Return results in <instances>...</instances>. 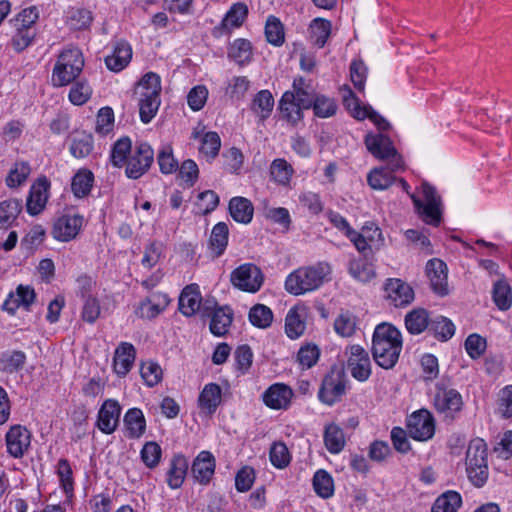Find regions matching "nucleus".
Returning <instances> with one entry per match:
<instances>
[{
  "label": "nucleus",
  "mask_w": 512,
  "mask_h": 512,
  "mask_svg": "<svg viewBox=\"0 0 512 512\" xmlns=\"http://www.w3.org/2000/svg\"><path fill=\"white\" fill-rule=\"evenodd\" d=\"M263 279L260 268L252 263L240 265L231 273L233 286L250 293H255L261 288Z\"/></svg>",
  "instance_id": "9"
},
{
  "label": "nucleus",
  "mask_w": 512,
  "mask_h": 512,
  "mask_svg": "<svg viewBox=\"0 0 512 512\" xmlns=\"http://www.w3.org/2000/svg\"><path fill=\"white\" fill-rule=\"evenodd\" d=\"M132 153V144L129 137L117 140L111 150L110 160L113 166L123 167L128 161V155Z\"/></svg>",
  "instance_id": "48"
},
{
  "label": "nucleus",
  "mask_w": 512,
  "mask_h": 512,
  "mask_svg": "<svg viewBox=\"0 0 512 512\" xmlns=\"http://www.w3.org/2000/svg\"><path fill=\"white\" fill-rule=\"evenodd\" d=\"M249 320L258 328H267L272 323L273 313L269 307L257 304L250 309Z\"/></svg>",
  "instance_id": "57"
},
{
  "label": "nucleus",
  "mask_w": 512,
  "mask_h": 512,
  "mask_svg": "<svg viewBox=\"0 0 512 512\" xmlns=\"http://www.w3.org/2000/svg\"><path fill=\"white\" fill-rule=\"evenodd\" d=\"M215 467V457L211 452L204 450L193 460L191 473L196 482L207 485L215 473Z\"/></svg>",
  "instance_id": "21"
},
{
  "label": "nucleus",
  "mask_w": 512,
  "mask_h": 512,
  "mask_svg": "<svg viewBox=\"0 0 512 512\" xmlns=\"http://www.w3.org/2000/svg\"><path fill=\"white\" fill-rule=\"evenodd\" d=\"M426 274L430 280L432 290L440 295L448 294L447 265L438 258L431 259L426 264Z\"/></svg>",
  "instance_id": "20"
},
{
  "label": "nucleus",
  "mask_w": 512,
  "mask_h": 512,
  "mask_svg": "<svg viewBox=\"0 0 512 512\" xmlns=\"http://www.w3.org/2000/svg\"><path fill=\"white\" fill-rule=\"evenodd\" d=\"M93 183V173L85 168L79 169L72 177L71 191L77 198L86 197L90 193Z\"/></svg>",
  "instance_id": "38"
},
{
  "label": "nucleus",
  "mask_w": 512,
  "mask_h": 512,
  "mask_svg": "<svg viewBox=\"0 0 512 512\" xmlns=\"http://www.w3.org/2000/svg\"><path fill=\"white\" fill-rule=\"evenodd\" d=\"M203 316L210 317V332L221 337L227 334L233 321V311L228 306L218 307L214 301H205Z\"/></svg>",
  "instance_id": "8"
},
{
  "label": "nucleus",
  "mask_w": 512,
  "mask_h": 512,
  "mask_svg": "<svg viewBox=\"0 0 512 512\" xmlns=\"http://www.w3.org/2000/svg\"><path fill=\"white\" fill-rule=\"evenodd\" d=\"M294 174L293 167L283 158L272 161L270 165L271 178L282 186H288Z\"/></svg>",
  "instance_id": "44"
},
{
  "label": "nucleus",
  "mask_w": 512,
  "mask_h": 512,
  "mask_svg": "<svg viewBox=\"0 0 512 512\" xmlns=\"http://www.w3.org/2000/svg\"><path fill=\"white\" fill-rule=\"evenodd\" d=\"M70 152L75 158L87 157L93 150V138L89 134L79 133L72 139Z\"/></svg>",
  "instance_id": "56"
},
{
  "label": "nucleus",
  "mask_w": 512,
  "mask_h": 512,
  "mask_svg": "<svg viewBox=\"0 0 512 512\" xmlns=\"http://www.w3.org/2000/svg\"><path fill=\"white\" fill-rule=\"evenodd\" d=\"M345 389L344 373L341 371L332 372L323 379L319 390V399L327 405H333L345 394Z\"/></svg>",
  "instance_id": "16"
},
{
  "label": "nucleus",
  "mask_w": 512,
  "mask_h": 512,
  "mask_svg": "<svg viewBox=\"0 0 512 512\" xmlns=\"http://www.w3.org/2000/svg\"><path fill=\"white\" fill-rule=\"evenodd\" d=\"M385 297L395 307L409 305L414 300L412 287L401 279H388L384 286Z\"/></svg>",
  "instance_id": "18"
},
{
  "label": "nucleus",
  "mask_w": 512,
  "mask_h": 512,
  "mask_svg": "<svg viewBox=\"0 0 512 512\" xmlns=\"http://www.w3.org/2000/svg\"><path fill=\"white\" fill-rule=\"evenodd\" d=\"M84 58L80 49L73 47L63 50L54 65L51 81L55 87L72 83L82 72Z\"/></svg>",
  "instance_id": "4"
},
{
  "label": "nucleus",
  "mask_w": 512,
  "mask_h": 512,
  "mask_svg": "<svg viewBox=\"0 0 512 512\" xmlns=\"http://www.w3.org/2000/svg\"><path fill=\"white\" fill-rule=\"evenodd\" d=\"M31 173L30 164L26 161L16 162L6 177V185L9 188H17L23 185Z\"/></svg>",
  "instance_id": "51"
},
{
  "label": "nucleus",
  "mask_w": 512,
  "mask_h": 512,
  "mask_svg": "<svg viewBox=\"0 0 512 512\" xmlns=\"http://www.w3.org/2000/svg\"><path fill=\"white\" fill-rule=\"evenodd\" d=\"M31 432L22 425H13L5 435L8 454L13 458H22L31 444Z\"/></svg>",
  "instance_id": "15"
},
{
  "label": "nucleus",
  "mask_w": 512,
  "mask_h": 512,
  "mask_svg": "<svg viewBox=\"0 0 512 512\" xmlns=\"http://www.w3.org/2000/svg\"><path fill=\"white\" fill-rule=\"evenodd\" d=\"M229 212L236 222L248 224L253 218L254 207L247 198L233 197L229 202Z\"/></svg>",
  "instance_id": "34"
},
{
  "label": "nucleus",
  "mask_w": 512,
  "mask_h": 512,
  "mask_svg": "<svg viewBox=\"0 0 512 512\" xmlns=\"http://www.w3.org/2000/svg\"><path fill=\"white\" fill-rule=\"evenodd\" d=\"M311 108L317 117L328 118L336 114L337 104L332 98L317 95Z\"/></svg>",
  "instance_id": "60"
},
{
  "label": "nucleus",
  "mask_w": 512,
  "mask_h": 512,
  "mask_svg": "<svg viewBox=\"0 0 512 512\" xmlns=\"http://www.w3.org/2000/svg\"><path fill=\"white\" fill-rule=\"evenodd\" d=\"M313 488L316 494L324 499L330 498L334 493V481L331 475L320 469L313 477Z\"/></svg>",
  "instance_id": "50"
},
{
  "label": "nucleus",
  "mask_w": 512,
  "mask_h": 512,
  "mask_svg": "<svg viewBox=\"0 0 512 512\" xmlns=\"http://www.w3.org/2000/svg\"><path fill=\"white\" fill-rule=\"evenodd\" d=\"M92 89L86 81L75 82L69 92V100L74 105H83L91 97Z\"/></svg>",
  "instance_id": "64"
},
{
  "label": "nucleus",
  "mask_w": 512,
  "mask_h": 512,
  "mask_svg": "<svg viewBox=\"0 0 512 512\" xmlns=\"http://www.w3.org/2000/svg\"><path fill=\"white\" fill-rule=\"evenodd\" d=\"M492 299L496 307L501 311H507L512 306V288L507 280L502 277L493 284Z\"/></svg>",
  "instance_id": "37"
},
{
  "label": "nucleus",
  "mask_w": 512,
  "mask_h": 512,
  "mask_svg": "<svg viewBox=\"0 0 512 512\" xmlns=\"http://www.w3.org/2000/svg\"><path fill=\"white\" fill-rule=\"evenodd\" d=\"M394 172L390 163L387 167L373 168L367 175L368 185L374 190H386L396 181Z\"/></svg>",
  "instance_id": "35"
},
{
  "label": "nucleus",
  "mask_w": 512,
  "mask_h": 512,
  "mask_svg": "<svg viewBox=\"0 0 512 512\" xmlns=\"http://www.w3.org/2000/svg\"><path fill=\"white\" fill-rule=\"evenodd\" d=\"M347 353V368L353 378L363 382L371 375V361L368 352L360 345H351Z\"/></svg>",
  "instance_id": "13"
},
{
  "label": "nucleus",
  "mask_w": 512,
  "mask_h": 512,
  "mask_svg": "<svg viewBox=\"0 0 512 512\" xmlns=\"http://www.w3.org/2000/svg\"><path fill=\"white\" fill-rule=\"evenodd\" d=\"M229 229L226 223H217L211 232L210 246L215 251L216 256H220L228 243Z\"/></svg>",
  "instance_id": "54"
},
{
  "label": "nucleus",
  "mask_w": 512,
  "mask_h": 512,
  "mask_svg": "<svg viewBox=\"0 0 512 512\" xmlns=\"http://www.w3.org/2000/svg\"><path fill=\"white\" fill-rule=\"evenodd\" d=\"M121 406L117 400L107 399L101 405L97 416V427L105 434H112L118 427Z\"/></svg>",
  "instance_id": "19"
},
{
  "label": "nucleus",
  "mask_w": 512,
  "mask_h": 512,
  "mask_svg": "<svg viewBox=\"0 0 512 512\" xmlns=\"http://www.w3.org/2000/svg\"><path fill=\"white\" fill-rule=\"evenodd\" d=\"M349 274L359 282H369L376 276L372 263L367 261V257L353 259L349 263Z\"/></svg>",
  "instance_id": "42"
},
{
  "label": "nucleus",
  "mask_w": 512,
  "mask_h": 512,
  "mask_svg": "<svg viewBox=\"0 0 512 512\" xmlns=\"http://www.w3.org/2000/svg\"><path fill=\"white\" fill-rule=\"evenodd\" d=\"M123 424L129 439H139L146 431V419L139 408L129 409L124 415Z\"/></svg>",
  "instance_id": "28"
},
{
  "label": "nucleus",
  "mask_w": 512,
  "mask_h": 512,
  "mask_svg": "<svg viewBox=\"0 0 512 512\" xmlns=\"http://www.w3.org/2000/svg\"><path fill=\"white\" fill-rule=\"evenodd\" d=\"M269 458L271 464L278 468L284 469L291 462V454L284 442H274L269 450Z\"/></svg>",
  "instance_id": "55"
},
{
  "label": "nucleus",
  "mask_w": 512,
  "mask_h": 512,
  "mask_svg": "<svg viewBox=\"0 0 512 512\" xmlns=\"http://www.w3.org/2000/svg\"><path fill=\"white\" fill-rule=\"evenodd\" d=\"M132 59L131 45L125 40L116 41L113 51L105 57L107 68L113 72L122 71Z\"/></svg>",
  "instance_id": "25"
},
{
  "label": "nucleus",
  "mask_w": 512,
  "mask_h": 512,
  "mask_svg": "<svg viewBox=\"0 0 512 512\" xmlns=\"http://www.w3.org/2000/svg\"><path fill=\"white\" fill-rule=\"evenodd\" d=\"M83 223L82 215L64 214L54 221L51 234L58 241L69 242L79 235Z\"/></svg>",
  "instance_id": "12"
},
{
  "label": "nucleus",
  "mask_w": 512,
  "mask_h": 512,
  "mask_svg": "<svg viewBox=\"0 0 512 512\" xmlns=\"http://www.w3.org/2000/svg\"><path fill=\"white\" fill-rule=\"evenodd\" d=\"M278 109L282 119L292 126H296L303 119V109L305 108L296 100L294 92L286 91L279 101Z\"/></svg>",
  "instance_id": "26"
},
{
  "label": "nucleus",
  "mask_w": 512,
  "mask_h": 512,
  "mask_svg": "<svg viewBox=\"0 0 512 512\" xmlns=\"http://www.w3.org/2000/svg\"><path fill=\"white\" fill-rule=\"evenodd\" d=\"M461 505V495L456 491L449 490L436 498L431 512H457Z\"/></svg>",
  "instance_id": "43"
},
{
  "label": "nucleus",
  "mask_w": 512,
  "mask_h": 512,
  "mask_svg": "<svg viewBox=\"0 0 512 512\" xmlns=\"http://www.w3.org/2000/svg\"><path fill=\"white\" fill-rule=\"evenodd\" d=\"M141 460L150 469L158 466L161 456L162 449L160 445L154 441H149L144 444L140 452Z\"/></svg>",
  "instance_id": "58"
},
{
  "label": "nucleus",
  "mask_w": 512,
  "mask_h": 512,
  "mask_svg": "<svg viewBox=\"0 0 512 512\" xmlns=\"http://www.w3.org/2000/svg\"><path fill=\"white\" fill-rule=\"evenodd\" d=\"M154 161V152L148 143H139L126 162V175L138 179L145 174Z\"/></svg>",
  "instance_id": "10"
},
{
  "label": "nucleus",
  "mask_w": 512,
  "mask_h": 512,
  "mask_svg": "<svg viewBox=\"0 0 512 512\" xmlns=\"http://www.w3.org/2000/svg\"><path fill=\"white\" fill-rule=\"evenodd\" d=\"M296 96V100L305 109H310L314 103L315 94L310 84L306 82L303 77L295 78L293 81V91Z\"/></svg>",
  "instance_id": "45"
},
{
  "label": "nucleus",
  "mask_w": 512,
  "mask_h": 512,
  "mask_svg": "<svg viewBox=\"0 0 512 512\" xmlns=\"http://www.w3.org/2000/svg\"><path fill=\"white\" fill-rule=\"evenodd\" d=\"M343 104L351 115L358 119L364 120L367 115V107L360 105L359 99L355 96L351 88L345 85L342 89Z\"/></svg>",
  "instance_id": "52"
},
{
  "label": "nucleus",
  "mask_w": 512,
  "mask_h": 512,
  "mask_svg": "<svg viewBox=\"0 0 512 512\" xmlns=\"http://www.w3.org/2000/svg\"><path fill=\"white\" fill-rule=\"evenodd\" d=\"M22 211V202L18 199H6L0 202V229L8 230L16 223Z\"/></svg>",
  "instance_id": "33"
},
{
  "label": "nucleus",
  "mask_w": 512,
  "mask_h": 512,
  "mask_svg": "<svg viewBox=\"0 0 512 512\" xmlns=\"http://www.w3.org/2000/svg\"><path fill=\"white\" fill-rule=\"evenodd\" d=\"M407 430L414 440L427 441L434 436L435 419L428 410H418L408 418Z\"/></svg>",
  "instance_id": "11"
},
{
  "label": "nucleus",
  "mask_w": 512,
  "mask_h": 512,
  "mask_svg": "<svg viewBox=\"0 0 512 512\" xmlns=\"http://www.w3.org/2000/svg\"><path fill=\"white\" fill-rule=\"evenodd\" d=\"M248 15V7L244 3H235L226 13L221 22L224 29H232L240 27Z\"/></svg>",
  "instance_id": "47"
},
{
  "label": "nucleus",
  "mask_w": 512,
  "mask_h": 512,
  "mask_svg": "<svg viewBox=\"0 0 512 512\" xmlns=\"http://www.w3.org/2000/svg\"><path fill=\"white\" fill-rule=\"evenodd\" d=\"M221 147V139L217 132H207L204 134L199 147V152L208 158H215Z\"/></svg>",
  "instance_id": "59"
},
{
  "label": "nucleus",
  "mask_w": 512,
  "mask_h": 512,
  "mask_svg": "<svg viewBox=\"0 0 512 512\" xmlns=\"http://www.w3.org/2000/svg\"><path fill=\"white\" fill-rule=\"evenodd\" d=\"M188 470V461L182 454L174 455L167 471V484L171 489H178L184 483Z\"/></svg>",
  "instance_id": "29"
},
{
  "label": "nucleus",
  "mask_w": 512,
  "mask_h": 512,
  "mask_svg": "<svg viewBox=\"0 0 512 512\" xmlns=\"http://www.w3.org/2000/svg\"><path fill=\"white\" fill-rule=\"evenodd\" d=\"M466 473L470 482L477 488L488 480L487 445L479 438L470 441L465 458Z\"/></svg>",
  "instance_id": "5"
},
{
  "label": "nucleus",
  "mask_w": 512,
  "mask_h": 512,
  "mask_svg": "<svg viewBox=\"0 0 512 512\" xmlns=\"http://www.w3.org/2000/svg\"><path fill=\"white\" fill-rule=\"evenodd\" d=\"M36 36L34 29H26L16 26V33L11 39V45L16 52H22L30 46Z\"/></svg>",
  "instance_id": "63"
},
{
  "label": "nucleus",
  "mask_w": 512,
  "mask_h": 512,
  "mask_svg": "<svg viewBox=\"0 0 512 512\" xmlns=\"http://www.w3.org/2000/svg\"><path fill=\"white\" fill-rule=\"evenodd\" d=\"M434 407L446 418L454 419L455 415L462 410V396L455 389L438 387L434 396Z\"/></svg>",
  "instance_id": "14"
},
{
  "label": "nucleus",
  "mask_w": 512,
  "mask_h": 512,
  "mask_svg": "<svg viewBox=\"0 0 512 512\" xmlns=\"http://www.w3.org/2000/svg\"><path fill=\"white\" fill-rule=\"evenodd\" d=\"M228 56L237 64L244 65L252 59V46L246 39H236L229 48Z\"/></svg>",
  "instance_id": "49"
},
{
  "label": "nucleus",
  "mask_w": 512,
  "mask_h": 512,
  "mask_svg": "<svg viewBox=\"0 0 512 512\" xmlns=\"http://www.w3.org/2000/svg\"><path fill=\"white\" fill-rule=\"evenodd\" d=\"M429 332L440 341H447L453 337L455 333V325L453 322L444 317L438 316L430 320Z\"/></svg>",
  "instance_id": "46"
},
{
  "label": "nucleus",
  "mask_w": 512,
  "mask_h": 512,
  "mask_svg": "<svg viewBox=\"0 0 512 512\" xmlns=\"http://www.w3.org/2000/svg\"><path fill=\"white\" fill-rule=\"evenodd\" d=\"M320 349L316 344L307 343L302 345L297 353V362L302 370L312 368L319 360Z\"/></svg>",
  "instance_id": "53"
},
{
  "label": "nucleus",
  "mask_w": 512,
  "mask_h": 512,
  "mask_svg": "<svg viewBox=\"0 0 512 512\" xmlns=\"http://www.w3.org/2000/svg\"><path fill=\"white\" fill-rule=\"evenodd\" d=\"M365 145L373 157L379 160H387L392 171H398L403 168L404 161L388 136L382 133L367 134L365 136Z\"/></svg>",
  "instance_id": "7"
},
{
  "label": "nucleus",
  "mask_w": 512,
  "mask_h": 512,
  "mask_svg": "<svg viewBox=\"0 0 512 512\" xmlns=\"http://www.w3.org/2000/svg\"><path fill=\"white\" fill-rule=\"evenodd\" d=\"M222 401V391L218 384L205 385L199 395V406L208 414H213Z\"/></svg>",
  "instance_id": "31"
},
{
  "label": "nucleus",
  "mask_w": 512,
  "mask_h": 512,
  "mask_svg": "<svg viewBox=\"0 0 512 512\" xmlns=\"http://www.w3.org/2000/svg\"><path fill=\"white\" fill-rule=\"evenodd\" d=\"M136 358V349L129 342H121L114 353L113 370L119 377H125Z\"/></svg>",
  "instance_id": "24"
},
{
  "label": "nucleus",
  "mask_w": 512,
  "mask_h": 512,
  "mask_svg": "<svg viewBox=\"0 0 512 512\" xmlns=\"http://www.w3.org/2000/svg\"><path fill=\"white\" fill-rule=\"evenodd\" d=\"M323 438L325 447L331 454L340 453L346 443L343 430L334 423L325 427Z\"/></svg>",
  "instance_id": "40"
},
{
  "label": "nucleus",
  "mask_w": 512,
  "mask_h": 512,
  "mask_svg": "<svg viewBox=\"0 0 512 512\" xmlns=\"http://www.w3.org/2000/svg\"><path fill=\"white\" fill-rule=\"evenodd\" d=\"M332 23L324 18H315L309 24L310 40L314 45L323 48L331 35Z\"/></svg>",
  "instance_id": "36"
},
{
  "label": "nucleus",
  "mask_w": 512,
  "mask_h": 512,
  "mask_svg": "<svg viewBox=\"0 0 512 512\" xmlns=\"http://www.w3.org/2000/svg\"><path fill=\"white\" fill-rule=\"evenodd\" d=\"M429 312L424 308H415L405 316V327L412 335H419L424 331H429L430 326Z\"/></svg>",
  "instance_id": "30"
},
{
  "label": "nucleus",
  "mask_w": 512,
  "mask_h": 512,
  "mask_svg": "<svg viewBox=\"0 0 512 512\" xmlns=\"http://www.w3.org/2000/svg\"><path fill=\"white\" fill-rule=\"evenodd\" d=\"M424 202L415 195H411L414 206L421 215L423 221L435 227L440 225L442 219V200L435 187L427 182L421 185Z\"/></svg>",
  "instance_id": "6"
},
{
  "label": "nucleus",
  "mask_w": 512,
  "mask_h": 512,
  "mask_svg": "<svg viewBox=\"0 0 512 512\" xmlns=\"http://www.w3.org/2000/svg\"><path fill=\"white\" fill-rule=\"evenodd\" d=\"M36 293L33 287L20 284L15 291L8 294L2 304V310L10 315H14L18 308L22 307L29 311L31 305L35 302Z\"/></svg>",
  "instance_id": "17"
},
{
  "label": "nucleus",
  "mask_w": 512,
  "mask_h": 512,
  "mask_svg": "<svg viewBox=\"0 0 512 512\" xmlns=\"http://www.w3.org/2000/svg\"><path fill=\"white\" fill-rule=\"evenodd\" d=\"M170 300L166 294L153 293L140 304L141 317L152 319L157 317L168 306Z\"/></svg>",
  "instance_id": "32"
},
{
  "label": "nucleus",
  "mask_w": 512,
  "mask_h": 512,
  "mask_svg": "<svg viewBox=\"0 0 512 512\" xmlns=\"http://www.w3.org/2000/svg\"><path fill=\"white\" fill-rule=\"evenodd\" d=\"M306 329L305 311L296 307L289 310L285 319V331L290 339L300 337Z\"/></svg>",
  "instance_id": "39"
},
{
  "label": "nucleus",
  "mask_w": 512,
  "mask_h": 512,
  "mask_svg": "<svg viewBox=\"0 0 512 512\" xmlns=\"http://www.w3.org/2000/svg\"><path fill=\"white\" fill-rule=\"evenodd\" d=\"M402 349L401 332L391 324L382 323L375 328L372 354L375 362L384 369H391L398 361Z\"/></svg>",
  "instance_id": "1"
},
{
  "label": "nucleus",
  "mask_w": 512,
  "mask_h": 512,
  "mask_svg": "<svg viewBox=\"0 0 512 512\" xmlns=\"http://www.w3.org/2000/svg\"><path fill=\"white\" fill-rule=\"evenodd\" d=\"M331 273V265L327 262L300 267L287 276L285 289L295 296L315 291L330 279Z\"/></svg>",
  "instance_id": "2"
},
{
  "label": "nucleus",
  "mask_w": 512,
  "mask_h": 512,
  "mask_svg": "<svg viewBox=\"0 0 512 512\" xmlns=\"http://www.w3.org/2000/svg\"><path fill=\"white\" fill-rule=\"evenodd\" d=\"M50 182L45 177H39L30 188L27 198V211L31 215L39 214L45 207L49 196Z\"/></svg>",
  "instance_id": "22"
},
{
  "label": "nucleus",
  "mask_w": 512,
  "mask_h": 512,
  "mask_svg": "<svg viewBox=\"0 0 512 512\" xmlns=\"http://www.w3.org/2000/svg\"><path fill=\"white\" fill-rule=\"evenodd\" d=\"M265 35L267 41L275 46H280L284 42V29L280 20L270 16L266 21Z\"/></svg>",
  "instance_id": "61"
},
{
  "label": "nucleus",
  "mask_w": 512,
  "mask_h": 512,
  "mask_svg": "<svg viewBox=\"0 0 512 512\" xmlns=\"http://www.w3.org/2000/svg\"><path fill=\"white\" fill-rule=\"evenodd\" d=\"M274 98L269 90L259 91L251 103L252 112L261 120L267 119L273 110Z\"/></svg>",
  "instance_id": "41"
},
{
  "label": "nucleus",
  "mask_w": 512,
  "mask_h": 512,
  "mask_svg": "<svg viewBox=\"0 0 512 512\" xmlns=\"http://www.w3.org/2000/svg\"><path fill=\"white\" fill-rule=\"evenodd\" d=\"M203 304L197 284L187 285L179 296V310L185 316H192L197 311L203 313Z\"/></svg>",
  "instance_id": "27"
},
{
  "label": "nucleus",
  "mask_w": 512,
  "mask_h": 512,
  "mask_svg": "<svg viewBox=\"0 0 512 512\" xmlns=\"http://www.w3.org/2000/svg\"><path fill=\"white\" fill-rule=\"evenodd\" d=\"M293 397L290 387L282 383L271 385L263 394L266 406L275 410L287 409Z\"/></svg>",
  "instance_id": "23"
},
{
  "label": "nucleus",
  "mask_w": 512,
  "mask_h": 512,
  "mask_svg": "<svg viewBox=\"0 0 512 512\" xmlns=\"http://www.w3.org/2000/svg\"><path fill=\"white\" fill-rule=\"evenodd\" d=\"M136 94L139 95V114L143 123H149L160 106L161 79L154 72L146 73L138 82Z\"/></svg>",
  "instance_id": "3"
},
{
  "label": "nucleus",
  "mask_w": 512,
  "mask_h": 512,
  "mask_svg": "<svg viewBox=\"0 0 512 512\" xmlns=\"http://www.w3.org/2000/svg\"><path fill=\"white\" fill-rule=\"evenodd\" d=\"M467 354L470 358L476 360L479 359L486 351L487 342L486 339L479 334H470L464 343Z\"/></svg>",
  "instance_id": "62"
}]
</instances>
